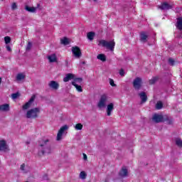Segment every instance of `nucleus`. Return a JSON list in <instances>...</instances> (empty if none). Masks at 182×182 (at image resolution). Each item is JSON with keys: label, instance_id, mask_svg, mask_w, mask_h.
<instances>
[{"label": "nucleus", "instance_id": "obj_1", "mask_svg": "<svg viewBox=\"0 0 182 182\" xmlns=\"http://www.w3.org/2000/svg\"><path fill=\"white\" fill-rule=\"evenodd\" d=\"M40 151L38 156H44V154H50L52 153V148L49 143V139H45L39 141Z\"/></svg>", "mask_w": 182, "mask_h": 182}, {"label": "nucleus", "instance_id": "obj_2", "mask_svg": "<svg viewBox=\"0 0 182 182\" xmlns=\"http://www.w3.org/2000/svg\"><path fill=\"white\" fill-rule=\"evenodd\" d=\"M115 46L116 43H114V41H107L105 40H100L98 43V46H103V48L109 49V50H111V52H113V50H114Z\"/></svg>", "mask_w": 182, "mask_h": 182}, {"label": "nucleus", "instance_id": "obj_3", "mask_svg": "<svg viewBox=\"0 0 182 182\" xmlns=\"http://www.w3.org/2000/svg\"><path fill=\"white\" fill-rule=\"evenodd\" d=\"M41 113V109L36 107L28 110L26 113L27 119H36L38 114Z\"/></svg>", "mask_w": 182, "mask_h": 182}, {"label": "nucleus", "instance_id": "obj_4", "mask_svg": "<svg viewBox=\"0 0 182 182\" xmlns=\"http://www.w3.org/2000/svg\"><path fill=\"white\" fill-rule=\"evenodd\" d=\"M108 99L109 98L107 97V95L103 94L102 95H101L97 104L98 109H104L105 107H106Z\"/></svg>", "mask_w": 182, "mask_h": 182}, {"label": "nucleus", "instance_id": "obj_5", "mask_svg": "<svg viewBox=\"0 0 182 182\" xmlns=\"http://www.w3.org/2000/svg\"><path fill=\"white\" fill-rule=\"evenodd\" d=\"M69 129V127L68 125L63 126L58 131L57 134V141H59L62 140V136H63V133L66 132Z\"/></svg>", "mask_w": 182, "mask_h": 182}, {"label": "nucleus", "instance_id": "obj_6", "mask_svg": "<svg viewBox=\"0 0 182 182\" xmlns=\"http://www.w3.org/2000/svg\"><path fill=\"white\" fill-rule=\"evenodd\" d=\"M72 53L75 58L77 59H79L82 56V51L80 50V48L77 46L72 47Z\"/></svg>", "mask_w": 182, "mask_h": 182}, {"label": "nucleus", "instance_id": "obj_7", "mask_svg": "<svg viewBox=\"0 0 182 182\" xmlns=\"http://www.w3.org/2000/svg\"><path fill=\"white\" fill-rule=\"evenodd\" d=\"M133 86L136 90H139L141 87V78L137 77L134 80Z\"/></svg>", "mask_w": 182, "mask_h": 182}, {"label": "nucleus", "instance_id": "obj_8", "mask_svg": "<svg viewBox=\"0 0 182 182\" xmlns=\"http://www.w3.org/2000/svg\"><path fill=\"white\" fill-rule=\"evenodd\" d=\"M152 120L154 123H161V122H164V118L163 117V115L155 114L152 117Z\"/></svg>", "mask_w": 182, "mask_h": 182}, {"label": "nucleus", "instance_id": "obj_9", "mask_svg": "<svg viewBox=\"0 0 182 182\" xmlns=\"http://www.w3.org/2000/svg\"><path fill=\"white\" fill-rule=\"evenodd\" d=\"M119 176L121 177V178H126V177H128L129 176V171H127V168L124 166L119 172Z\"/></svg>", "mask_w": 182, "mask_h": 182}, {"label": "nucleus", "instance_id": "obj_10", "mask_svg": "<svg viewBox=\"0 0 182 182\" xmlns=\"http://www.w3.org/2000/svg\"><path fill=\"white\" fill-rule=\"evenodd\" d=\"M36 97L35 95H33L31 99L29 100V101L28 102H26L23 106V110H28V109H29V107H31V105H32V103H33V102L35 101V98Z\"/></svg>", "mask_w": 182, "mask_h": 182}, {"label": "nucleus", "instance_id": "obj_11", "mask_svg": "<svg viewBox=\"0 0 182 182\" xmlns=\"http://www.w3.org/2000/svg\"><path fill=\"white\" fill-rule=\"evenodd\" d=\"M171 5L168 4L167 2L161 3L160 6H159V9L161 11H168V9H171Z\"/></svg>", "mask_w": 182, "mask_h": 182}, {"label": "nucleus", "instance_id": "obj_12", "mask_svg": "<svg viewBox=\"0 0 182 182\" xmlns=\"http://www.w3.org/2000/svg\"><path fill=\"white\" fill-rule=\"evenodd\" d=\"M8 144H6V141L0 140V151H6L8 150Z\"/></svg>", "mask_w": 182, "mask_h": 182}, {"label": "nucleus", "instance_id": "obj_13", "mask_svg": "<svg viewBox=\"0 0 182 182\" xmlns=\"http://www.w3.org/2000/svg\"><path fill=\"white\" fill-rule=\"evenodd\" d=\"M48 86L49 87H50L51 89H53L54 90H58L59 89V83H58V82L56 81H50L48 83Z\"/></svg>", "mask_w": 182, "mask_h": 182}, {"label": "nucleus", "instance_id": "obj_14", "mask_svg": "<svg viewBox=\"0 0 182 182\" xmlns=\"http://www.w3.org/2000/svg\"><path fill=\"white\" fill-rule=\"evenodd\" d=\"M114 109V105L113 103H109L107 106V116H112V112Z\"/></svg>", "mask_w": 182, "mask_h": 182}, {"label": "nucleus", "instance_id": "obj_15", "mask_svg": "<svg viewBox=\"0 0 182 182\" xmlns=\"http://www.w3.org/2000/svg\"><path fill=\"white\" fill-rule=\"evenodd\" d=\"M20 170H21L24 174H26V173H29L31 168H29L28 166H26L25 164H22L21 165Z\"/></svg>", "mask_w": 182, "mask_h": 182}, {"label": "nucleus", "instance_id": "obj_16", "mask_svg": "<svg viewBox=\"0 0 182 182\" xmlns=\"http://www.w3.org/2000/svg\"><path fill=\"white\" fill-rule=\"evenodd\" d=\"M73 79H75V75L72 73H68L63 78V82H69V80H73Z\"/></svg>", "mask_w": 182, "mask_h": 182}, {"label": "nucleus", "instance_id": "obj_17", "mask_svg": "<svg viewBox=\"0 0 182 182\" xmlns=\"http://www.w3.org/2000/svg\"><path fill=\"white\" fill-rule=\"evenodd\" d=\"M139 96L141 100V103H146L147 102V95L146 92H141L139 94Z\"/></svg>", "mask_w": 182, "mask_h": 182}, {"label": "nucleus", "instance_id": "obj_18", "mask_svg": "<svg viewBox=\"0 0 182 182\" xmlns=\"http://www.w3.org/2000/svg\"><path fill=\"white\" fill-rule=\"evenodd\" d=\"M147 38H149V35H147V33L143 31L140 33V39L141 42H147Z\"/></svg>", "mask_w": 182, "mask_h": 182}, {"label": "nucleus", "instance_id": "obj_19", "mask_svg": "<svg viewBox=\"0 0 182 182\" xmlns=\"http://www.w3.org/2000/svg\"><path fill=\"white\" fill-rule=\"evenodd\" d=\"M176 26L177 29H179V31H182V17H178L176 18Z\"/></svg>", "mask_w": 182, "mask_h": 182}, {"label": "nucleus", "instance_id": "obj_20", "mask_svg": "<svg viewBox=\"0 0 182 182\" xmlns=\"http://www.w3.org/2000/svg\"><path fill=\"white\" fill-rule=\"evenodd\" d=\"M9 104H4L0 105V112H9Z\"/></svg>", "mask_w": 182, "mask_h": 182}, {"label": "nucleus", "instance_id": "obj_21", "mask_svg": "<svg viewBox=\"0 0 182 182\" xmlns=\"http://www.w3.org/2000/svg\"><path fill=\"white\" fill-rule=\"evenodd\" d=\"M47 58L50 63H53L56 62V60H58V58H56V54H52L50 55H48Z\"/></svg>", "mask_w": 182, "mask_h": 182}, {"label": "nucleus", "instance_id": "obj_22", "mask_svg": "<svg viewBox=\"0 0 182 182\" xmlns=\"http://www.w3.org/2000/svg\"><path fill=\"white\" fill-rule=\"evenodd\" d=\"M82 82H83V78L82 77H77L73 79V81L72 82V83H75V85H80L82 83Z\"/></svg>", "mask_w": 182, "mask_h": 182}, {"label": "nucleus", "instance_id": "obj_23", "mask_svg": "<svg viewBox=\"0 0 182 182\" xmlns=\"http://www.w3.org/2000/svg\"><path fill=\"white\" fill-rule=\"evenodd\" d=\"M95 32L93 31H90L89 33H87V39H89V41H93V39H95Z\"/></svg>", "mask_w": 182, "mask_h": 182}, {"label": "nucleus", "instance_id": "obj_24", "mask_svg": "<svg viewBox=\"0 0 182 182\" xmlns=\"http://www.w3.org/2000/svg\"><path fill=\"white\" fill-rule=\"evenodd\" d=\"M23 79H25V75H23V73L17 74L16 77L17 82H21V80H23Z\"/></svg>", "mask_w": 182, "mask_h": 182}, {"label": "nucleus", "instance_id": "obj_25", "mask_svg": "<svg viewBox=\"0 0 182 182\" xmlns=\"http://www.w3.org/2000/svg\"><path fill=\"white\" fill-rule=\"evenodd\" d=\"M71 85H73V86H75L76 90L80 93L83 92V89L82 88V86L79 85V84H75V82H71Z\"/></svg>", "mask_w": 182, "mask_h": 182}, {"label": "nucleus", "instance_id": "obj_26", "mask_svg": "<svg viewBox=\"0 0 182 182\" xmlns=\"http://www.w3.org/2000/svg\"><path fill=\"white\" fill-rule=\"evenodd\" d=\"M25 9L28 12H31L33 14L36 12V8H35V7H31L29 6H26Z\"/></svg>", "mask_w": 182, "mask_h": 182}, {"label": "nucleus", "instance_id": "obj_27", "mask_svg": "<svg viewBox=\"0 0 182 182\" xmlns=\"http://www.w3.org/2000/svg\"><path fill=\"white\" fill-rule=\"evenodd\" d=\"M97 59H99L100 60H102V62H106V55L104 54H99L97 56Z\"/></svg>", "mask_w": 182, "mask_h": 182}, {"label": "nucleus", "instance_id": "obj_28", "mask_svg": "<svg viewBox=\"0 0 182 182\" xmlns=\"http://www.w3.org/2000/svg\"><path fill=\"white\" fill-rule=\"evenodd\" d=\"M156 110H161L163 109V102L161 101H159L156 105Z\"/></svg>", "mask_w": 182, "mask_h": 182}, {"label": "nucleus", "instance_id": "obj_29", "mask_svg": "<svg viewBox=\"0 0 182 182\" xmlns=\"http://www.w3.org/2000/svg\"><path fill=\"white\" fill-rule=\"evenodd\" d=\"M62 45H65L66 46V45H69V39H68V38L64 37L63 39H61L60 41Z\"/></svg>", "mask_w": 182, "mask_h": 182}, {"label": "nucleus", "instance_id": "obj_30", "mask_svg": "<svg viewBox=\"0 0 182 182\" xmlns=\"http://www.w3.org/2000/svg\"><path fill=\"white\" fill-rule=\"evenodd\" d=\"M157 80H159V77H153L152 79L149 80V85H154Z\"/></svg>", "mask_w": 182, "mask_h": 182}, {"label": "nucleus", "instance_id": "obj_31", "mask_svg": "<svg viewBox=\"0 0 182 182\" xmlns=\"http://www.w3.org/2000/svg\"><path fill=\"white\" fill-rule=\"evenodd\" d=\"M176 144L178 147H182V140H181V139H179V138L176 139Z\"/></svg>", "mask_w": 182, "mask_h": 182}, {"label": "nucleus", "instance_id": "obj_32", "mask_svg": "<svg viewBox=\"0 0 182 182\" xmlns=\"http://www.w3.org/2000/svg\"><path fill=\"white\" fill-rule=\"evenodd\" d=\"M75 130H82L83 129V125L80 123H78L75 127Z\"/></svg>", "mask_w": 182, "mask_h": 182}, {"label": "nucleus", "instance_id": "obj_33", "mask_svg": "<svg viewBox=\"0 0 182 182\" xmlns=\"http://www.w3.org/2000/svg\"><path fill=\"white\" fill-rule=\"evenodd\" d=\"M86 172L85 171H81L80 173V178H82V180H85V178H86Z\"/></svg>", "mask_w": 182, "mask_h": 182}, {"label": "nucleus", "instance_id": "obj_34", "mask_svg": "<svg viewBox=\"0 0 182 182\" xmlns=\"http://www.w3.org/2000/svg\"><path fill=\"white\" fill-rule=\"evenodd\" d=\"M31 49H32V43L28 42L26 48V50L27 52H29V50H31Z\"/></svg>", "mask_w": 182, "mask_h": 182}, {"label": "nucleus", "instance_id": "obj_35", "mask_svg": "<svg viewBox=\"0 0 182 182\" xmlns=\"http://www.w3.org/2000/svg\"><path fill=\"white\" fill-rule=\"evenodd\" d=\"M4 42L6 45H8V43H11V37L9 36H6L4 38Z\"/></svg>", "mask_w": 182, "mask_h": 182}, {"label": "nucleus", "instance_id": "obj_36", "mask_svg": "<svg viewBox=\"0 0 182 182\" xmlns=\"http://www.w3.org/2000/svg\"><path fill=\"white\" fill-rule=\"evenodd\" d=\"M11 97L12 99H18L19 97V92L13 93Z\"/></svg>", "mask_w": 182, "mask_h": 182}, {"label": "nucleus", "instance_id": "obj_37", "mask_svg": "<svg viewBox=\"0 0 182 182\" xmlns=\"http://www.w3.org/2000/svg\"><path fill=\"white\" fill-rule=\"evenodd\" d=\"M168 63L171 65V66H174V60L173 58H169Z\"/></svg>", "mask_w": 182, "mask_h": 182}, {"label": "nucleus", "instance_id": "obj_38", "mask_svg": "<svg viewBox=\"0 0 182 182\" xmlns=\"http://www.w3.org/2000/svg\"><path fill=\"white\" fill-rule=\"evenodd\" d=\"M109 84L111 85V86L114 87L116 86V84H114V81L112 79H109Z\"/></svg>", "mask_w": 182, "mask_h": 182}, {"label": "nucleus", "instance_id": "obj_39", "mask_svg": "<svg viewBox=\"0 0 182 182\" xmlns=\"http://www.w3.org/2000/svg\"><path fill=\"white\" fill-rule=\"evenodd\" d=\"M119 75H120V76H122V77L124 76V70L121 69V70H119Z\"/></svg>", "mask_w": 182, "mask_h": 182}, {"label": "nucleus", "instance_id": "obj_40", "mask_svg": "<svg viewBox=\"0 0 182 182\" xmlns=\"http://www.w3.org/2000/svg\"><path fill=\"white\" fill-rule=\"evenodd\" d=\"M168 122V124H173V119H170L169 118L166 119Z\"/></svg>", "mask_w": 182, "mask_h": 182}, {"label": "nucleus", "instance_id": "obj_41", "mask_svg": "<svg viewBox=\"0 0 182 182\" xmlns=\"http://www.w3.org/2000/svg\"><path fill=\"white\" fill-rule=\"evenodd\" d=\"M12 9H16V4L14 3L11 6Z\"/></svg>", "mask_w": 182, "mask_h": 182}, {"label": "nucleus", "instance_id": "obj_42", "mask_svg": "<svg viewBox=\"0 0 182 182\" xmlns=\"http://www.w3.org/2000/svg\"><path fill=\"white\" fill-rule=\"evenodd\" d=\"M6 48L9 52H11V50H12V49L11 48V46H6Z\"/></svg>", "mask_w": 182, "mask_h": 182}, {"label": "nucleus", "instance_id": "obj_43", "mask_svg": "<svg viewBox=\"0 0 182 182\" xmlns=\"http://www.w3.org/2000/svg\"><path fill=\"white\" fill-rule=\"evenodd\" d=\"M43 180H48V175H44L43 176Z\"/></svg>", "mask_w": 182, "mask_h": 182}, {"label": "nucleus", "instance_id": "obj_44", "mask_svg": "<svg viewBox=\"0 0 182 182\" xmlns=\"http://www.w3.org/2000/svg\"><path fill=\"white\" fill-rule=\"evenodd\" d=\"M84 160H87V156L85 154H83Z\"/></svg>", "mask_w": 182, "mask_h": 182}, {"label": "nucleus", "instance_id": "obj_45", "mask_svg": "<svg viewBox=\"0 0 182 182\" xmlns=\"http://www.w3.org/2000/svg\"><path fill=\"white\" fill-rule=\"evenodd\" d=\"M2 82V77H0V85Z\"/></svg>", "mask_w": 182, "mask_h": 182}, {"label": "nucleus", "instance_id": "obj_46", "mask_svg": "<svg viewBox=\"0 0 182 182\" xmlns=\"http://www.w3.org/2000/svg\"><path fill=\"white\" fill-rule=\"evenodd\" d=\"M93 1H94V2H97V0H93Z\"/></svg>", "mask_w": 182, "mask_h": 182}, {"label": "nucleus", "instance_id": "obj_47", "mask_svg": "<svg viewBox=\"0 0 182 182\" xmlns=\"http://www.w3.org/2000/svg\"><path fill=\"white\" fill-rule=\"evenodd\" d=\"M26 143H27V144H29L30 142H26Z\"/></svg>", "mask_w": 182, "mask_h": 182}, {"label": "nucleus", "instance_id": "obj_48", "mask_svg": "<svg viewBox=\"0 0 182 182\" xmlns=\"http://www.w3.org/2000/svg\"><path fill=\"white\" fill-rule=\"evenodd\" d=\"M82 64H85V62H83Z\"/></svg>", "mask_w": 182, "mask_h": 182}]
</instances>
